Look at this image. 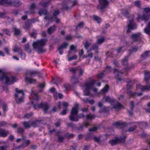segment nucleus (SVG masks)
Segmentation results:
<instances>
[{
  "label": "nucleus",
  "instance_id": "f257e3e1",
  "mask_svg": "<svg viewBox=\"0 0 150 150\" xmlns=\"http://www.w3.org/2000/svg\"><path fill=\"white\" fill-rule=\"evenodd\" d=\"M31 95L33 97V100L32 103L33 104V107L35 109H37V108H42L44 113H46L49 108L48 104L45 102H41L40 104H38L40 98L37 94L35 93L33 91H32Z\"/></svg>",
  "mask_w": 150,
  "mask_h": 150
},
{
  "label": "nucleus",
  "instance_id": "f03ea898",
  "mask_svg": "<svg viewBox=\"0 0 150 150\" xmlns=\"http://www.w3.org/2000/svg\"><path fill=\"white\" fill-rule=\"evenodd\" d=\"M95 81L94 80H91L89 81L86 82L85 86L86 88L84 91V96H92L93 94L92 91L96 93L97 89L94 87Z\"/></svg>",
  "mask_w": 150,
  "mask_h": 150
},
{
  "label": "nucleus",
  "instance_id": "7ed1b4c3",
  "mask_svg": "<svg viewBox=\"0 0 150 150\" xmlns=\"http://www.w3.org/2000/svg\"><path fill=\"white\" fill-rule=\"evenodd\" d=\"M47 41V40L46 39H41L34 42L33 45L34 48L37 50L38 53H43L46 51L43 47L45 45Z\"/></svg>",
  "mask_w": 150,
  "mask_h": 150
},
{
  "label": "nucleus",
  "instance_id": "20e7f679",
  "mask_svg": "<svg viewBox=\"0 0 150 150\" xmlns=\"http://www.w3.org/2000/svg\"><path fill=\"white\" fill-rule=\"evenodd\" d=\"M16 81V78L14 76L8 77L6 74H3L2 75L0 76V82L10 85L13 84Z\"/></svg>",
  "mask_w": 150,
  "mask_h": 150
},
{
  "label": "nucleus",
  "instance_id": "39448f33",
  "mask_svg": "<svg viewBox=\"0 0 150 150\" xmlns=\"http://www.w3.org/2000/svg\"><path fill=\"white\" fill-rule=\"evenodd\" d=\"M16 92L15 99L16 102L18 104H20L23 102L25 93L22 90H18L17 88H16Z\"/></svg>",
  "mask_w": 150,
  "mask_h": 150
},
{
  "label": "nucleus",
  "instance_id": "423d86ee",
  "mask_svg": "<svg viewBox=\"0 0 150 150\" xmlns=\"http://www.w3.org/2000/svg\"><path fill=\"white\" fill-rule=\"evenodd\" d=\"M134 16L133 15L129 16L128 17L129 19V23L127 25V33L130 32L131 30L136 29L137 25L136 23L133 22Z\"/></svg>",
  "mask_w": 150,
  "mask_h": 150
},
{
  "label": "nucleus",
  "instance_id": "0eeeda50",
  "mask_svg": "<svg viewBox=\"0 0 150 150\" xmlns=\"http://www.w3.org/2000/svg\"><path fill=\"white\" fill-rule=\"evenodd\" d=\"M78 113V111L77 108H72L71 111L70 115L69 116V120L72 122H78L79 121Z\"/></svg>",
  "mask_w": 150,
  "mask_h": 150
},
{
  "label": "nucleus",
  "instance_id": "6e6552de",
  "mask_svg": "<svg viewBox=\"0 0 150 150\" xmlns=\"http://www.w3.org/2000/svg\"><path fill=\"white\" fill-rule=\"evenodd\" d=\"M21 4L20 1H15L12 2L10 0H0V4L2 5H7L15 7H18Z\"/></svg>",
  "mask_w": 150,
  "mask_h": 150
},
{
  "label": "nucleus",
  "instance_id": "1a4fd4ad",
  "mask_svg": "<svg viewBox=\"0 0 150 150\" xmlns=\"http://www.w3.org/2000/svg\"><path fill=\"white\" fill-rule=\"evenodd\" d=\"M77 3L76 0L74 1V3L68 0H66L62 3V9H64L66 10H68L70 9L74 4H76Z\"/></svg>",
  "mask_w": 150,
  "mask_h": 150
},
{
  "label": "nucleus",
  "instance_id": "9d476101",
  "mask_svg": "<svg viewBox=\"0 0 150 150\" xmlns=\"http://www.w3.org/2000/svg\"><path fill=\"white\" fill-rule=\"evenodd\" d=\"M126 137V136L124 135L123 137H120L116 138L115 139L111 140L109 141V142L112 146L115 145L119 143H124L125 142Z\"/></svg>",
  "mask_w": 150,
  "mask_h": 150
},
{
  "label": "nucleus",
  "instance_id": "9b49d317",
  "mask_svg": "<svg viewBox=\"0 0 150 150\" xmlns=\"http://www.w3.org/2000/svg\"><path fill=\"white\" fill-rule=\"evenodd\" d=\"M98 0L99 4L97 7V8L103 11V10L108 6L109 1L107 0Z\"/></svg>",
  "mask_w": 150,
  "mask_h": 150
},
{
  "label": "nucleus",
  "instance_id": "f8f14e48",
  "mask_svg": "<svg viewBox=\"0 0 150 150\" xmlns=\"http://www.w3.org/2000/svg\"><path fill=\"white\" fill-rule=\"evenodd\" d=\"M70 71L74 74H75L76 71L79 73V76H81L83 75L84 71L80 67H73L71 68Z\"/></svg>",
  "mask_w": 150,
  "mask_h": 150
},
{
  "label": "nucleus",
  "instance_id": "ddd939ff",
  "mask_svg": "<svg viewBox=\"0 0 150 150\" xmlns=\"http://www.w3.org/2000/svg\"><path fill=\"white\" fill-rule=\"evenodd\" d=\"M141 34L139 33L133 34L130 36V38L133 40V42L138 41L140 39Z\"/></svg>",
  "mask_w": 150,
  "mask_h": 150
},
{
  "label": "nucleus",
  "instance_id": "4468645a",
  "mask_svg": "<svg viewBox=\"0 0 150 150\" xmlns=\"http://www.w3.org/2000/svg\"><path fill=\"white\" fill-rule=\"evenodd\" d=\"M30 142V140H26L23 142L21 145L16 147V149H17L19 148L23 149L25 146H28Z\"/></svg>",
  "mask_w": 150,
  "mask_h": 150
},
{
  "label": "nucleus",
  "instance_id": "2eb2a0df",
  "mask_svg": "<svg viewBox=\"0 0 150 150\" xmlns=\"http://www.w3.org/2000/svg\"><path fill=\"white\" fill-rule=\"evenodd\" d=\"M137 128V126L135 125H133L132 127H130L127 130H125L124 129L123 130V132L122 133L123 134L124 133L128 132H131L135 130Z\"/></svg>",
  "mask_w": 150,
  "mask_h": 150
},
{
  "label": "nucleus",
  "instance_id": "dca6fc26",
  "mask_svg": "<svg viewBox=\"0 0 150 150\" xmlns=\"http://www.w3.org/2000/svg\"><path fill=\"white\" fill-rule=\"evenodd\" d=\"M56 26L54 25L50 27L47 30V32L48 34L51 35L56 30Z\"/></svg>",
  "mask_w": 150,
  "mask_h": 150
},
{
  "label": "nucleus",
  "instance_id": "f3484780",
  "mask_svg": "<svg viewBox=\"0 0 150 150\" xmlns=\"http://www.w3.org/2000/svg\"><path fill=\"white\" fill-rule=\"evenodd\" d=\"M150 16V14L148 15L143 13L141 16V19L142 20H143L146 22L149 19Z\"/></svg>",
  "mask_w": 150,
  "mask_h": 150
},
{
  "label": "nucleus",
  "instance_id": "a211bd4d",
  "mask_svg": "<svg viewBox=\"0 0 150 150\" xmlns=\"http://www.w3.org/2000/svg\"><path fill=\"white\" fill-rule=\"evenodd\" d=\"M8 131L2 129L0 128V137H6L8 133Z\"/></svg>",
  "mask_w": 150,
  "mask_h": 150
},
{
  "label": "nucleus",
  "instance_id": "6ab92c4d",
  "mask_svg": "<svg viewBox=\"0 0 150 150\" xmlns=\"http://www.w3.org/2000/svg\"><path fill=\"white\" fill-rule=\"evenodd\" d=\"M114 125L116 126H119L122 127H126L127 126L126 123L121 122H115Z\"/></svg>",
  "mask_w": 150,
  "mask_h": 150
},
{
  "label": "nucleus",
  "instance_id": "aec40b11",
  "mask_svg": "<svg viewBox=\"0 0 150 150\" xmlns=\"http://www.w3.org/2000/svg\"><path fill=\"white\" fill-rule=\"evenodd\" d=\"M150 56V51H146L141 55V57L142 59H145Z\"/></svg>",
  "mask_w": 150,
  "mask_h": 150
},
{
  "label": "nucleus",
  "instance_id": "412c9836",
  "mask_svg": "<svg viewBox=\"0 0 150 150\" xmlns=\"http://www.w3.org/2000/svg\"><path fill=\"white\" fill-rule=\"evenodd\" d=\"M40 121L37 120L33 121H31V126L35 127L39 126Z\"/></svg>",
  "mask_w": 150,
  "mask_h": 150
},
{
  "label": "nucleus",
  "instance_id": "4be33fe9",
  "mask_svg": "<svg viewBox=\"0 0 150 150\" xmlns=\"http://www.w3.org/2000/svg\"><path fill=\"white\" fill-rule=\"evenodd\" d=\"M24 127L26 129L30 128L31 126V121H24L22 122Z\"/></svg>",
  "mask_w": 150,
  "mask_h": 150
},
{
  "label": "nucleus",
  "instance_id": "5701e85b",
  "mask_svg": "<svg viewBox=\"0 0 150 150\" xmlns=\"http://www.w3.org/2000/svg\"><path fill=\"white\" fill-rule=\"evenodd\" d=\"M145 80L146 82L148 83V80L150 79V72L149 71H146L144 73Z\"/></svg>",
  "mask_w": 150,
  "mask_h": 150
},
{
  "label": "nucleus",
  "instance_id": "b1692460",
  "mask_svg": "<svg viewBox=\"0 0 150 150\" xmlns=\"http://www.w3.org/2000/svg\"><path fill=\"white\" fill-rule=\"evenodd\" d=\"M144 32L150 35V22L147 24L146 28L144 29Z\"/></svg>",
  "mask_w": 150,
  "mask_h": 150
},
{
  "label": "nucleus",
  "instance_id": "393cba45",
  "mask_svg": "<svg viewBox=\"0 0 150 150\" xmlns=\"http://www.w3.org/2000/svg\"><path fill=\"white\" fill-rule=\"evenodd\" d=\"M140 89L142 91H149L150 90V84L145 86H141Z\"/></svg>",
  "mask_w": 150,
  "mask_h": 150
},
{
  "label": "nucleus",
  "instance_id": "a878e982",
  "mask_svg": "<svg viewBox=\"0 0 150 150\" xmlns=\"http://www.w3.org/2000/svg\"><path fill=\"white\" fill-rule=\"evenodd\" d=\"M36 6L35 3H33L32 4L30 5V13H35V8Z\"/></svg>",
  "mask_w": 150,
  "mask_h": 150
},
{
  "label": "nucleus",
  "instance_id": "bb28decb",
  "mask_svg": "<svg viewBox=\"0 0 150 150\" xmlns=\"http://www.w3.org/2000/svg\"><path fill=\"white\" fill-rule=\"evenodd\" d=\"M25 81L29 82L30 83H34L36 82V80L31 78L26 77L25 78Z\"/></svg>",
  "mask_w": 150,
  "mask_h": 150
},
{
  "label": "nucleus",
  "instance_id": "cd10ccee",
  "mask_svg": "<svg viewBox=\"0 0 150 150\" xmlns=\"http://www.w3.org/2000/svg\"><path fill=\"white\" fill-rule=\"evenodd\" d=\"M67 43L66 42H64L58 47V50H63L64 49H65L67 48Z\"/></svg>",
  "mask_w": 150,
  "mask_h": 150
},
{
  "label": "nucleus",
  "instance_id": "c85d7f7f",
  "mask_svg": "<svg viewBox=\"0 0 150 150\" xmlns=\"http://www.w3.org/2000/svg\"><path fill=\"white\" fill-rule=\"evenodd\" d=\"M103 100H105V102L110 103L113 102L114 101L113 99L107 96H105L103 99Z\"/></svg>",
  "mask_w": 150,
  "mask_h": 150
},
{
  "label": "nucleus",
  "instance_id": "c756f323",
  "mask_svg": "<svg viewBox=\"0 0 150 150\" xmlns=\"http://www.w3.org/2000/svg\"><path fill=\"white\" fill-rule=\"evenodd\" d=\"M98 47L97 44H93L91 46V50H93L95 51V52L96 53H98Z\"/></svg>",
  "mask_w": 150,
  "mask_h": 150
},
{
  "label": "nucleus",
  "instance_id": "7c9ffc66",
  "mask_svg": "<svg viewBox=\"0 0 150 150\" xmlns=\"http://www.w3.org/2000/svg\"><path fill=\"white\" fill-rule=\"evenodd\" d=\"M108 85H106L104 88L100 91V93L103 94L107 92L108 91Z\"/></svg>",
  "mask_w": 150,
  "mask_h": 150
},
{
  "label": "nucleus",
  "instance_id": "2f4dec72",
  "mask_svg": "<svg viewBox=\"0 0 150 150\" xmlns=\"http://www.w3.org/2000/svg\"><path fill=\"white\" fill-rule=\"evenodd\" d=\"M71 81L72 83L74 84H77L79 83L78 79L74 76H73L71 77Z\"/></svg>",
  "mask_w": 150,
  "mask_h": 150
},
{
  "label": "nucleus",
  "instance_id": "473e14b6",
  "mask_svg": "<svg viewBox=\"0 0 150 150\" xmlns=\"http://www.w3.org/2000/svg\"><path fill=\"white\" fill-rule=\"evenodd\" d=\"M96 116L93 114L90 113L89 114L87 115L86 116V117L87 120H91L92 119L94 118Z\"/></svg>",
  "mask_w": 150,
  "mask_h": 150
},
{
  "label": "nucleus",
  "instance_id": "72a5a7b5",
  "mask_svg": "<svg viewBox=\"0 0 150 150\" xmlns=\"http://www.w3.org/2000/svg\"><path fill=\"white\" fill-rule=\"evenodd\" d=\"M110 108L109 107H103L100 110V112H108Z\"/></svg>",
  "mask_w": 150,
  "mask_h": 150
},
{
  "label": "nucleus",
  "instance_id": "f704fd0d",
  "mask_svg": "<svg viewBox=\"0 0 150 150\" xmlns=\"http://www.w3.org/2000/svg\"><path fill=\"white\" fill-rule=\"evenodd\" d=\"M122 13L125 16L127 17L128 18L129 17L128 16L129 15V13L128 11L126 9H123L122 11Z\"/></svg>",
  "mask_w": 150,
  "mask_h": 150
},
{
  "label": "nucleus",
  "instance_id": "c9c22d12",
  "mask_svg": "<svg viewBox=\"0 0 150 150\" xmlns=\"http://www.w3.org/2000/svg\"><path fill=\"white\" fill-rule=\"evenodd\" d=\"M31 25L30 20H28L25 22L24 28L25 29H28L31 26Z\"/></svg>",
  "mask_w": 150,
  "mask_h": 150
},
{
  "label": "nucleus",
  "instance_id": "e433bc0d",
  "mask_svg": "<svg viewBox=\"0 0 150 150\" xmlns=\"http://www.w3.org/2000/svg\"><path fill=\"white\" fill-rule=\"evenodd\" d=\"M38 13L39 15L41 16L42 14H44L45 15H46L47 14V11L45 9L40 10L39 12Z\"/></svg>",
  "mask_w": 150,
  "mask_h": 150
},
{
  "label": "nucleus",
  "instance_id": "4c0bfd02",
  "mask_svg": "<svg viewBox=\"0 0 150 150\" xmlns=\"http://www.w3.org/2000/svg\"><path fill=\"white\" fill-rule=\"evenodd\" d=\"M24 132V129L21 127H18L17 129V133H18L23 134Z\"/></svg>",
  "mask_w": 150,
  "mask_h": 150
},
{
  "label": "nucleus",
  "instance_id": "58836bf2",
  "mask_svg": "<svg viewBox=\"0 0 150 150\" xmlns=\"http://www.w3.org/2000/svg\"><path fill=\"white\" fill-rule=\"evenodd\" d=\"M128 57L126 56L122 60V65H126L128 64L127 60L128 59Z\"/></svg>",
  "mask_w": 150,
  "mask_h": 150
},
{
  "label": "nucleus",
  "instance_id": "ea45409f",
  "mask_svg": "<svg viewBox=\"0 0 150 150\" xmlns=\"http://www.w3.org/2000/svg\"><path fill=\"white\" fill-rule=\"evenodd\" d=\"M105 40V37H103L101 38H99L98 39L97 41V43L98 44L100 45Z\"/></svg>",
  "mask_w": 150,
  "mask_h": 150
},
{
  "label": "nucleus",
  "instance_id": "a19ab883",
  "mask_svg": "<svg viewBox=\"0 0 150 150\" xmlns=\"http://www.w3.org/2000/svg\"><path fill=\"white\" fill-rule=\"evenodd\" d=\"M127 92L131 97L134 98L136 96L137 92H132L130 90L127 91Z\"/></svg>",
  "mask_w": 150,
  "mask_h": 150
},
{
  "label": "nucleus",
  "instance_id": "79ce46f5",
  "mask_svg": "<svg viewBox=\"0 0 150 150\" xmlns=\"http://www.w3.org/2000/svg\"><path fill=\"white\" fill-rule=\"evenodd\" d=\"M3 32L5 33L6 35L9 36H10L11 35V33L10 31L7 28H5L2 30Z\"/></svg>",
  "mask_w": 150,
  "mask_h": 150
},
{
  "label": "nucleus",
  "instance_id": "37998d69",
  "mask_svg": "<svg viewBox=\"0 0 150 150\" xmlns=\"http://www.w3.org/2000/svg\"><path fill=\"white\" fill-rule=\"evenodd\" d=\"M115 104L113 106V108L115 109H117L122 107V105L117 101L115 102Z\"/></svg>",
  "mask_w": 150,
  "mask_h": 150
},
{
  "label": "nucleus",
  "instance_id": "c03bdc74",
  "mask_svg": "<svg viewBox=\"0 0 150 150\" xmlns=\"http://www.w3.org/2000/svg\"><path fill=\"white\" fill-rule=\"evenodd\" d=\"M21 50H22L21 48L19 47L18 46L16 45L15 46L13 49V51L14 52H18V53L21 52Z\"/></svg>",
  "mask_w": 150,
  "mask_h": 150
},
{
  "label": "nucleus",
  "instance_id": "a18cd8bd",
  "mask_svg": "<svg viewBox=\"0 0 150 150\" xmlns=\"http://www.w3.org/2000/svg\"><path fill=\"white\" fill-rule=\"evenodd\" d=\"M3 90L5 91L6 92L8 91V88L7 87H4L0 86V93L2 92Z\"/></svg>",
  "mask_w": 150,
  "mask_h": 150
},
{
  "label": "nucleus",
  "instance_id": "49530a36",
  "mask_svg": "<svg viewBox=\"0 0 150 150\" xmlns=\"http://www.w3.org/2000/svg\"><path fill=\"white\" fill-rule=\"evenodd\" d=\"M64 136L65 137L68 138H72L74 136V135L72 133L69 134V133H67L65 134Z\"/></svg>",
  "mask_w": 150,
  "mask_h": 150
},
{
  "label": "nucleus",
  "instance_id": "de8ad7c7",
  "mask_svg": "<svg viewBox=\"0 0 150 150\" xmlns=\"http://www.w3.org/2000/svg\"><path fill=\"white\" fill-rule=\"evenodd\" d=\"M138 50V47H133L131 50H129V53L130 54L132 53L136 52Z\"/></svg>",
  "mask_w": 150,
  "mask_h": 150
},
{
  "label": "nucleus",
  "instance_id": "09e8293b",
  "mask_svg": "<svg viewBox=\"0 0 150 150\" xmlns=\"http://www.w3.org/2000/svg\"><path fill=\"white\" fill-rule=\"evenodd\" d=\"M144 13L146 14H150V8L149 7L146 8L144 9Z\"/></svg>",
  "mask_w": 150,
  "mask_h": 150
},
{
  "label": "nucleus",
  "instance_id": "8fccbe9b",
  "mask_svg": "<svg viewBox=\"0 0 150 150\" xmlns=\"http://www.w3.org/2000/svg\"><path fill=\"white\" fill-rule=\"evenodd\" d=\"M76 47L74 46V45H71L70 47V50L68 51V54L71 53V51L73 50H75L76 49Z\"/></svg>",
  "mask_w": 150,
  "mask_h": 150
},
{
  "label": "nucleus",
  "instance_id": "3c124183",
  "mask_svg": "<svg viewBox=\"0 0 150 150\" xmlns=\"http://www.w3.org/2000/svg\"><path fill=\"white\" fill-rule=\"evenodd\" d=\"M67 125L68 127L75 128L76 127V125L72 122H68Z\"/></svg>",
  "mask_w": 150,
  "mask_h": 150
},
{
  "label": "nucleus",
  "instance_id": "603ef678",
  "mask_svg": "<svg viewBox=\"0 0 150 150\" xmlns=\"http://www.w3.org/2000/svg\"><path fill=\"white\" fill-rule=\"evenodd\" d=\"M134 4L135 6L137 7L138 8H140L141 6V2L139 1H134Z\"/></svg>",
  "mask_w": 150,
  "mask_h": 150
},
{
  "label": "nucleus",
  "instance_id": "864d4df0",
  "mask_svg": "<svg viewBox=\"0 0 150 150\" xmlns=\"http://www.w3.org/2000/svg\"><path fill=\"white\" fill-rule=\"evenodd\" d=\"M14 34L16 35H19L21 33V31L20 30L17 29H14Z\"/></svg>",
  "mask_w": 150,
  "mask_h": 150
},
{
  "label": "nucleus",
  "instance_id": "5fc2aeb1",
  "mask_svg": "<svg viewBox=\"0 0 150 150\" xmlns=\"http://www.w3.org/2000/svg\"><path fill=\"white\" fill-rule=\"evenodd\" d=\"M37 34V31L35 30H34L33 32L30 34V35L31 37H33L35 38L36 37Z\"/></svg>",
  "mask_w": 150,
  "mask_h": 150
},
{
  "label": "nucleus",
  "instance_id": "6e6d98bb",
  "mask_svg": "<svg viewBox=\"0 0 150 150\" xmlns=\"http://www.w3.org/2000/svg\"><path fill=\"white\" fill-rule=\"evenodd\" d=\"M93 18L95 20L97 21L98 23H100L101 22V19L100 18H99L98 16H93Z\"/></svg>",
  "mask_w": 150,
  "mask_h": 150
},
{
  "label": "nucleus",
  "instance_id": "4d7b16f0",
  "mask_svg": "<svg viewBox=\"0 0 150 150\" xmlns=\"http://www.w3.org/2000/svg\"><path fill=\"white\" fill-rule=\"evenodd\" d=\"M69 55H69H68V57H69V58H68V59L69 61H70L72 60H76L77 58V56L76 55H74L73 56H72L70 57H69L68 56Z\"/></svg>",
  "mask_w": 150,
  "mask_h": 150
},
{
  "label": "nucleus",
  "instance_id": "13d9d810",
  "mask_svg": "<svg viewBox=\"0 0 150 150\" xmlns=\"http://www.w3.org/2000/svg\"><path fill=\"white\" fill-rule=\"evenodd\" d=\"M101 137V136H99V137L94 136L93 137V139L94 141L98 143H100V139Z\"/></svg>",
  "mask_w": 150,
  "mask_h": 150
},
{
  "label": "nucleus",
  "instance_id": "bf43d9fd",
  "mask_svg": "<svg viewBox=\"0 0 150 150\" xmlns=\"http://www.w3.org/2000/svg\"><path fill=\"white\" fill-rule=\"evenodd\" d=\"M39 4L43 7H46L48 5V2H43V1L39 3Z\"/></svg>",
  "mask_w": 150,
  "mask_h": 150
},
{
  "label": "nucleus",
  "instance_id": "052dcab7",
  "mask_svg": "<svg viewBox=\"0 0 150 150\" xmlns=\"http://www.w3.org/2000/svg\"><path fill=\"white\" fill-rule=\"evenodd\" d=\"M67 108H65L60 113V114L63 115L66 114L67 113Z\"/></svg>",
  "mask_w": 150,
  "mask_h": 150
},
{
  "label": "nucleus",
  "instance_id": "680f3d73",
  "mask_svg": "<svg viewBox=\"0 0 150 150\" xmlns=\"http://www.w3.org/2000/svg\"><path fill=\"white\" fill-rule=\"evenodd\" d=\"M64 137L62 136L59 135L58 137V141L60 143L63 142Z\"/></svg>",
  "mask_w": 150,
  "mask_h": 150
},
{
  "label": "nucleus",
  "instance_id": "e2e57ef3",
  "mask_svg": "<svg viewBox=\"0 0 150 150\" xmlns=\"http://www.w3.org/2000/svg\"><path fill=\"white\" fill-rule=\"evenodd\" d=\"M53 18V17L52 16H46L44 17V19L46 20H48L49 21H50L52 20Z\"/></svg>",
  "mask_w": 150,
  "mask_h": 150
},
{
  "label": "nucleus",
  "instance_id": "0e129e2a",
  "mask_svg": "<svg viewBox=\"0 0 150 150\" xmlns=\"http://www.w3.org/2000/svg\"><path fill=\"white\" fill-rule=\"evenodd\" d=\"M104 74L103 73L101 72L98 74L97 76L98 78L99 79H102L104 76Z\"/></svg>",
  "mask_w": 150,
  "mask_h": 150
},
{
  "label": "nucleus",
  "instance_id": "69168bd1",
  "mask_svg": "<svg viewBox=\"0 0 150 150\" xmlns=\"http://www.w3.org/2000/svg\"><path fill=\"white\" fill-rule=\"evenodd\" d=\"M98 128L96 127H93L89 129V131L90 132L96 131L97 130Z\"/></svg>",
  "mask_w": 150,
  "mask_h": 150
},
{
  "label": "nucleus",
  "instance_id": "338daca9",
  "mask_svg": "<svg viewBox=\"0 0 150 150\" xmlns=\"http://www.w3.org/2000/svg\"><path fill=\"white\" fill-rule=\"evenodd\" d=\"M37 74H38V72L35 71H32L29 72V74L31 76H35Z\"/></svg>",
  "mask_w": 150,
  "mask_h": 150
},
{
  "label": "nucleus",
  "instance_id": "774afa93",
  "mask_svg": "<svg viewBox=\"0 0 150 150\" xmlns=\"http://www.w3.org/2000/svg\"><path fill=\"white\" fill-rule=\"evenodd\" d=\"M130 110H133V109L134 105V103L132 101H131L130 102Z\"/></svg>",
  "mask_w": 150,
  "mask_h": 150
}]
</instances>
